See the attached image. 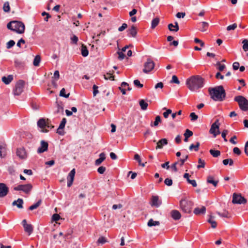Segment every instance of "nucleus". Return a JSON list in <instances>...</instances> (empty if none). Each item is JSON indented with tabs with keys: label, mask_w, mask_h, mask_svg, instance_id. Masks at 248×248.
<instances>
[{
	"label": "nucleus",
	"mask_w": 248,
	"mask_h": 248,
	"mask_svg": "<svg viewBox=\"0 0 248 248\" xmlns=\"http://www.w3.org/2000/svg\"><path fill=\"white\" fill-rule=\"evenodd\" d=\"M41 202H42V201L41 200L38 201L36 203H35V204L29 207V210H33L34 209L37 208L40 205Z\"/></svg>",
	"instance_id": "ea45409f"
},
{
	"label": "nucleus",
	"mask_w": 248,
	"mask_h": 248,
	"mask_svg": "<svg viewBox=\"0 0 248 248\" xmlns=\"http://www.w3.org/2000/svg\"><path fill=\"white\" fill-rule=\"evenodd\" d=\"M127 25L126 23H123L122 25L118 28V31H122L124 30L127 28Z\"/></svg>",
	"instance_id": "e2e57ef3"
},
{
	"label": "nucleus",
	"mask_w": 248,
	"mask_h": 248,
	"mask_svg": "<svg viewBox=\"0 0 248 248\" xmlns=\"http://www.w3.org/2000/svg\"><path fill=\"white\" fill-rule=\"evenodd\" d=\"M193 203L191 201L187 200L186 199H183L180 201V207L182 211L186 213H189Z\"/></svg>",
	"instance_id": "20e7f679"
},
{
	"label": "nucleus",
	"mask_w": 248,
	"mask_h": 248,
	"mask_svg": "<svg viewBox=\"0 0 248 248\" xmlns=\"http://www.w3.org/2000/svg\"><path fill=\"white\" fill-rule=\"evenodd\" d=\"M220 124L218 119L216 120L215 122L213 123L210 129V133L214 135V137H216L218 134L220 133L219 130Z\"/></svg>",
	"instance_id": "1a4fd4ad"
},
{
	"label": "nucleus",
	"mask_w": 248,
	"mask_h": 248,
	"mask_svg": "<svg viewBox=\"0 0 248 248\" xmlns=\"http://www.w3.org/2000/svg\"><path fill=\"white\" fill-rule=\"evenodd\" d=\"M200 145V142H197L196 145L193 144H191L189 149L190 151L194 150L195 151H198L199 150Z\"/></svg>",
	"instance_id": "2f4dec72"
},
{
	"label": "nucleus",
	"mask_w": 248,
	"mask_h": 248,
	"mask_svg": "<svg viewBox=\"0 0 248 248\" xmlns=\"http://www.w3.org/2000/svg\"><path fill=\"white\" fill-rule=\"evenodd\" d=\"M206 211V208L205 206H202L201 207H197L194 210V213L196 215L204 214Z\"/></svg>",
	"instance_id": "aec40b11"
},
{
	"label": "nucleus",
	"mask_w": 248,
	"mask_h": 248,
	"mask_svg": "<svg viewBox=\"0 0 248 248\" xmlns=\"http://www.w3.org/2000/svg\"><path fill=\"white\" fill-rule=\"evenodd\" d=\"M161 117L159 116H157L155 117V121L154 122V124H153L152 123H151L150 125L151 126H156L158 125V124L161 122Z\"/></svg>",
	"instance_id": "4c0bfd02"
},
{
	"label": "nucleus",
	"mask_w": 248,
	"mask_h": 248,
	"mask_svg": "<svg viewBox=\"0 0 248 248\" xmlns=\"http://www.w3.org/2000/svg\"><path fill=\"white\" fill-rule=\"evenodd\" d=\"M16 155L21 159H25L27 156L26 152L24 148L17 149Z\"/></svg>",
	"instance_id": "f3484780"
},
{
	"label": "nucleus",
	"mask_w": 248,
	"mask_h": 248,
	"mask_svg": "<svg viewBox=\"0 0 248 248\" xmlns=\"http://www.w3.org/2000/svg\"><path fill=\"white\" fill-rule=\"evenodd\" d=\"M234 101L237 102L240 108L244 111L248 110V100L244 96L238 95L234 97Z\"/></svg>",
	"instance_id": "39448f33"
},
{
	"label": "nucleus",
	"mask_w": 248,
	"mask_h": 248,
	"mask_svg": "<svg viewBox=\"0 0 248 248\" xmlns=\"http://www.w3.org/2000/svg\"><path fill=\"white\" fill-rule=\"evenodd\" d=\"M93 96H95L96 95L97 93H98V87L95 85H94L93 86Z\"/></svg>",
	"instance_id": "338daca9"
},
{
	"label": "nucleus",
	"mask_w": 248,
	"mask_h": 248,
	"mask_svg": "<svg viewBox=\"0 0 248 248\" xmlns=\"http://www.w3.org/2000/svg\"><path fill=\"white\" fill-rule=\"evenodd\" d=\"M107 242L106 239L104 237H100L98 239L97 242L99 244H103Z\"/></svg>",
	"instance_id": "052dcab7"
},
{
	"label": "nucleus",
	"mask_w": 248,
	"mask_h": 248,
	"mask_svg": "<svg viewBox=\"0 0 248 248\" xmlns=\"http://www.w3.org/2000/svg\"><path fill=\"white\" fill-rule=\"evenodd\" d=\"M217 213L221 217L229 218L230 216L228 211L224 210L222 213L217 212Z\"/></svg>",
	"instance_id": "f704fd0d"
},
{
	"label": "nucleus",
	"mask_w": 248,
	"mask_h": 248,
	"mask_svg": "<svg viewBox=\"0 0 248 248\" xmlns=\"http://www.w3.org/2000/svg\"><path fill=\"white\" fill-rule=\"evenodd\" d=\"M118 54V59L120 60H123L124 58V54L123 52H121V51H118L117 52Z\"/></svg>",
	"instance_id": "774afa93"
},
{
	"label": "nucleus",
	"mask_w": 248,
	"mask_h": 248,
	"mask_svg": "<svg viewBox=\"0 0 248 248\" xmlns=\"http://www.w3.org/2000/svg\"><path fill=\"white\" fill-rule=\"evenodd\" d=\"M48 143L44 140L41 141V146L37 150L38 153H42L46 151L48 149Z\"/></svg>",
	"instance_id": "4468645a"
},
{
	"label": "nucleus",
	"mask_w": 248,
	"mask_h": 248,
	"mask_svg": "<svg viewBox=\"0 0 248 248\" xmlns=\"http://www.w3.org/2000/svg\"><path fill=\"white\" fill-rule=\"evenodd\" d=\"M89 52L87 47L83 45L81 46V54L83 57H86L88 55Z\"/></svg>",
	"instance_id": "72a5a7b5"
},
{
	"label": "nucleus",
	"mask_w": 248,
	"mask_h": 248,
	"mask_svg": "<svg viewBox=\"0 0 248 248\" xmlns=\"http://www.w3.org/2000/svg\"><path fill=\"white\" fill-rule=\"evenodd\" d=\"M76 173V170L75 169H73L69 173L67 177V186L70 187L73 183L74 177Z\"/></svg>",
	"instance_id": "9b49d317"
},
{
	"label": "nucleus",
	"mask_w": 248,
	"mask_h": 248,
	"mask_svg": "<svg viewBox=\"0 0 248 248\" xmlns=\"http://www.w3.org/2000/svg\"><path fill=\"white\" fill-rule=\"evenodd\" d=\"M128 35L133 37H135L137 34L136 28L132 25L131 27L127 30Z\"/></svg>",
	"instance_id": "a211bd4d"
},
{
	"label": "nucleus",
	"mask_w": 248,
	"mask_h": 248,
	"mask_svg": "<svg viewBox=\"0 0 248 248\" xmlns=\"http://www.w3.org/2000/svg\"><path fill=\"white\" fill-rule=\"evenodd\" d=\"M237 24L236 23H234L232 25H229L227 27V30L229 31L231 30H234L237 27Z\"/></svg>",
	"instance_id": "5fc2aeb1"
},
{
	"label": "nucleus",
	"mask_w": 248,
	"mask_h": 248,
	"mask_svg": "<svg viewBox=\"0 0 248 248\" xmlns=\"http://www.w3.org/2000/svg\"><path fill=\"white\" fill-rule=\"evenodd\" d=\"M168 144V140L166 139H162L157 142V146H156V149H161L163 148L164 145Z\"/></svg>",
	"instance_id": "6ab92c4d"
},
{
	"label": "nucleus",
	"mask_w": 248,
	"mask_h": 248,
	"mask_svg": "<svg viewBox=\"0 0 248 248\" xmlns=\"http://www.w3.org/2000/svg\"><path fill=\"white\" fill-rule=\"evenodd\" d=\"M106 159V155L104 153H101L99 155V158L95 161V165L99 166Z\"/></svg>",
	"instance_id": "412c9836"
},
{
	"label": "nucleus",
	"mask_w": 248,
	"mask_h": 248,
	"mask_svg": "<svg viewBox=\"0 0 248 248\" xmlns=\"http://www.w3.org/2000/svg\"><path fill=\"white\" fill-rule=\"evenodd\" d=\"M207 182L208 183L212 184L215 187H216L218 183V181H215L212 176H208L207 178Z\"/></svg>",
	"instance_id": "393cba45"
},
{
	"label": "nucleus",
	"mask_w": 248,
	"mask_h": 248,
	"mask_svg": "<svg viewBox=\"0 0 248 248\" xmlns=\"http://www.w3.org/2000/svg\"><path fill=\"white\" fill-rule=\"evenodd\" d=\"M232 202L234 204H245L247 200L241 194L234 193L232 195Z\"/></svg>",
	"instance_id": "0eeeda50"
},
{
	"label": "nucleus",
	"mask_w": 248,
	"mask_h": 248,
	"mask_svg": "<svg viewBox=\"0 0 248 248\" xmlns=\"http://www.w3.org/2000/svg\"><path fill=\"white\" fill-rule=\"evenodd\" d=\"M8 29L12 30L18 33H23L25 31V25L21 21H12L7 24Z\"/></svg>",
	"instance_id": "7ed1b4c3"
},
{
	"label": "nucleus",
	"mask_w": 248,
	"mask_h": 248,
	"mask_svg": "<svg viewBox=\"0 0 248 248\" xmlns=\"http://www.w3.org/2000/svg\"><path fill=\"white\" fill-rule=\"evenodd\" d=\"M171 217L174 220H178L181 217L180 212L176 210H173L170 212Z\"/></svg>",
	"instance_id": "dca6fc26"
},
{
	"label": "nucleus",
	"mask_w": 248,
	"mask_h": 248,
	"mask_svg": "<svg viewBox=\"0 0 248 248\" xmlns=\"http://www.w3.org/2000/svg\"><path fill=\"white\" fill-rule=\"evenodd\" d=\"M13 79V75H10L7 77H3L2 78V81L5 84H9Z\"/></svg>",
	"instance_id": "b1692460"
},
{
	"label": "nucleus",
	"mask_w": 248,
	"mask_h": 248,
	"mask_svg": "<svg viewBox=\"0 0 248 248\" xmlns=\"http://www.w3.org/2000/svg\"><path fill=\"white\" fill-rule=\"evenodd\" d=\"M46 120L44 119H40L37 122L38 126L42 129L43 132H47L48 130L46 129Z\"/></svg>",
	"instance_id": "ddd939ff"
},
{
	"label": "nucleus",
	"mask_w": 248,
	"mask_h": 248,
	"mask_svg": "<svg viewBox=\"0 0 248 248\" xmlns=\"http://www.w3.org/2000/svg\"><path fill=\"white\" fill-rule=\"evenodd\" d=\"M104 78L106 79H109L111 80H114V77L112 75V74L110 73H107L106 75H104Z\"/></svg>",
	"instance_id": "49530a36"
},
{
	"label": "nucleus",
	"mask_w": 248,
	"mask_h": 248,
	"mask_svg": "<svg viewBox=\"0 0 248 248\" xmlns=\"http://www.w3.org/2000/svg\"><path fill=\"white\" fill-rule=\"evenodd\" d=\"M9 191L8 187L4 183H0V198L6 196Z\"/></svg>",
	"instance_id": "f8f14e48"
},
{
	"label": "nucleus",
	"mask_w": 248,
	"mask_h": 248,
	"mask_svg": "<svg viewBox=\"0 0 248 248\" xmlns=\"http://www.w3.org/2000/svg\"><path fill=\"white\" fill-rule=\"evenodd\" d=\"M168 29L171 31L177 32L179 30V26L177 22L175 23V25L170 23L168 25Z\"/></svg>",
	"instance_id": "4be33fe9"
},
{
	"label": "nucleus",
	"mask_w": 248,
	"mask_h": 248,
	"mask_svg": "<svg viewBox=\"0 0 248 248\" xmlns=\"http://www.w3.org/2000/svg\"><path fill=\"white\" fill-rule=\"evenodd\" d=\"M217 64L218 66V69L220 71H223L225 67V65L224 64H221L220 62H218Z\"/></svg>",
	"instance_id": "69168bd1"
},
{
	"label": "nucleus",
	"mask_w": 248,
	"mask_h": 248,
	"mask_svg": "<svg viewBox=\"0 0 248 248\" xmlns=\"http://www.w3.org/2000/svg\"><path fill=\"white\" fill-rule=\"evenodd\" d=\"M199 25L201 26V28L199 29V30L202 32L205 31L209 26V24L204 21L200 23Z\"/></svg>",
	"instance_id": "a878e982"
},
{
	"label": "nucleus",
	"mask_w": 248,
	"mask_h": 248,
	"mask_svg": "<svg viewBox=\"0 0 248 248\" xmlns=\"http://www.w3.org/2000/svg\"><path fill=\"white\" fill-rule=\"evenodd\" d=\"M3 10L5 12H9L10 11V7L9 3L8 1L5 2L3 6Z\"/></svg>",
	"instance_id": "58836bf2"
},
{
	"label": "nucleus",
	"mask_w": 248,
	"mask_h": 248,
	"mask_svg": "<svg viewBox=\"0 0 248 248\" xmlns=\"http://www.w3.org/2000/svg\"><path fill=\"white\" fill-rule=\"evenodd\" d=\"M6 148L3 145H0V156L1 158L4 157L6 156Z\"/></svg>",
	"instance_id": "7c9ffc66"
},
{
	"label": "nucleus",
	"mask_w": 248,
	"mask_h": 248,
	"mask_svg": "<svg viewBox=\"0 0 248 248\" xmlns=\"http://www.w3.org/2000/svg\"><path fill=\"white\" fill-rule=\"evenodd\" d=\"M192 135H193V132L189 130V129H187L186 130V132L184 134V136L186 137V138H189L190 137L192 136Z\"/></svg>",
	"instance_id": "8fccbe9b"
},
{
	"label": "nucleus",
	"mask_w": 248,
	"mask_h": 248,
	"mask_svg": "<svg viewBox=\"0 0 248 248\" xmlns=\"http://www.w3.org/2000/svg\"><path fill=\"white\" fill-rule=\"evenodd\" d=\"M190 117L192 121H196L198 118V116L194 112H192L190 113Z\"/></svg>",
	"instance_id": "603ef678"
},
{
	"label": "nucleus",
	"mask_w": 248,
	"mask_h": 248,
	"mask_svg": "<svg viewBox=\"0 0 248 248\" xmlns=\"http://www.w3.org/2000/svg\"><path fill=\"white\" fill-rule=\"evenodd\" d=\"M41 61V57L39 55H37L35 57L33 64L35 66H37L39 65Z\"/></svg>",
	"instance_id": "c9c22d12"
},
{
	"label": "nucleus",
	"mask_w": 248,
	"mask_h": 248,
	"mask_svg": "<svg viewBox=\"0 0 248 248\" xmlns=\"http://www.w3.org/2000/svg\"><path fill=\"white\" fill-rule=\"evenodd\" d=\"M164 87V84L162 82H160L157 83L155 87V89H157L158 88L162 89Z\"/></svg>",
	"instance_id": "0e129e2a"
},
{
	"label": "nucleus",
	"mask_w": 248,
	"mask_h": 248,
	"mask_svg": "<svg viewBox=\"0 0 248 248\" xmlns=\"http://www.w3.org/2000/svg\"><path fill=\"white\" fill-rule=\"evenodd\" d=\"M23 227L25 231L27 232L29 235H30L32 232L33 229L32 225L28 224Z\"/></svg>",
	"instance_id": "bb28decb"
},
{
	"label": "nucleus",
	"mask_w": 248,
	"mask_h": 248,
	"mask_svg": "<svg viewBox=\"0 0 248 248\" xmlns=\"http://www.w3.org/2000/svg\"><path fill=\"white\" fill-rule=\"evenodd\" d=\"M242 43L243 45V49L245 51H248V40L247 39H244Z\"/></svg>",
	"instance_id": "a18cd8bd"
},
{
	"label": "nucleus",
	"mask_w": 248,
	"mask_h": 248,
	"mask_svg": "<svg viewBox=\"0 0 248 248\" xmlns=\"http://www.w3.org/2000/svg\"><path fill=\"white\" fill-rule=\"evenodd\" d=\"M32 189V186L31 184L19 185L14 187V189L16 191H22L26 194H29Z\"/></svg>",
	"instance_id": "423d86ee"
},
{
	"label": "nucleus",
	"mask_w": 248,
	"mask_h": 248,
	"mask_svg": "<svg viewBox=\"0 0 248 248\" xmlns=\"http://www.w3.org/2000/svg\"><path fill=\"white\" fill-rule=\"evenodd\" d=\"M134 84L136 87L140 88H141L143 87V84H141L140 83V81L138 79H136V80H134Z\"/></svg>",
	"instance_id": "864d4df0"
},
{
	"label": "nucleus",
	"mask_w": 248,
	"mask_h": 248,
	"mask_svg": "<svg viewBox=\"0 0 248 248\" xmlns=\"http://www.w3.org/2000/svg\"><path fill=\"white\" fill-rule=\"evenodd\" d=\"M154 62L152 60L149 59L144 64L143 72L144 73H148L154 68Z\"/></svg>",
	"instance_id": "9d476101"
},
{
	"label": "nucleus",
	"mask_w": 248,
	"mask_h": 248,
	"mask_svg": "<svg viewBox=\"0 0 248 248\" xmlns=\"http://www.w3.org/2000/svg\"><path fill=\"white\" fill-rule=\"evenodd\" d=\"M164 183L168 186H170L172 185V180L169 178H166L164 181Z\"/></svg>",
	"instance_id": "4d7b16f0"
},
{
	"label": "nucleus",
	"mask_w": 248,
	"mask_h": 248,
	"mask_svg": "<svg viewBox=\"0 0 248 248\" xmlns=\"http://www.w3.org/2000/svg\"><path fill=\"white\" fill-rule=\"evenodd\" d=\"M209 92L211 98L216 101H222L226 96L225 91L222 86L209 88Z\"/></svg>",
	"instance_id": "f03ea898"
},
{
	"label": "nucleus",
	"mask_w": 248,
	"mask_h": 248,
	"mask_svg": "<svg viewBox=\"0 0 248 248\" xmlns=\"http://www.w3.org/2000/svg\"><path fill=\"white\" fill-rule=\"evenodd\" d=\"M171 83H174L177 84H179L180 83V81L177 77V76L173 75L172 77L171 80L170 81Z\"/></svg>",
	"instance_id": "09e8293b"
},
{
	"label": "nucleus",
	"mask_w": 248,
	"mask_h": 248,
	"mask_svg": "<svg viewBox=\"0 0 248 248\" xmlns=\"http://www.w3.org/2000/svg\"><path fill=\"white\" fill-rule=\"evenodd\" d=\"M188 155H186L184 158L180 159L178 161H179V164H180V166H182L184 165V164L185 163L186 159L188 158Z\"/></svg>",
	"instance_id": "3c124183"
},
{
	"label": "nucleus",
	"mask_w": 248,
	"mask_h": 248,
	"mask_svg": "<svg viewBox=\"0 0 248 248\" xmlns=\"http://www.w3.org/2000/svg\"><path fill=\"white\" fill-rule=\"evenodd\" d=\"M209 152L215 157H217L220 155V152L218 150L211 149Z\"/></svg>",
	"instance_id": "e433bc0d"
},
{
	"label": "nucleus",
	"mask_w": 248,
	"mask_h": 248,
	"mask_svg": "<svg viewBox=\"0 0 248 248\" xmlns=\"http://www.w3.org/2000/svg\"><path fill=\"white\" fill-rule=\"evenodd\" d=\"M160 225V222L158 221H154L153 219H150L148 222V226L151 227L152 226H158Z\"/></svg>",
	"instance_id": "c756f323"
},
{
	"label": "nucleus",
	"mask_w": 248,
	"mask_h": 248,
	"mask_svg": "<svg viewBox=\"0 0 248 248\" xmlns=\"http://www.w3.org/2000/svg\"><path fill=\"white\" fill-rule=\"evenodd\" d=\"M204 79L199 75L192 76L186 80V85L192 92H198L204 86Z\"/></svg>",
	"instance_id": "f257e3e1"
},
{
	"label": "nucleus",
	"mask_w": 248,
	"mask_h": 248,
	"mask_svg": "<svg viewBox=\"0 0 248 248\" xmlns=\"http://www.w3.org/2000/svg\"><path fill=\"white\" fill-rule=\"evenodd\" d=\"M159 22V18L158 17H155L153 19L151 23L152 29L155 28Z\"/></svg>",
	"instance_id": "473e14b6"
},
{
	"label": "nucleus",
	"mask_w": 248,
	"mask_h": 248,
	"mask_svg": "<svg viewBox=\"0 0 248 248\" xmlns=\"http://www.w3.org/2000/svg\"><path fill=\"white\" fill-rule=\"evenodd\" d=\"M106 169L105 167L101 166L99 167L97 169V171L100 174H103L105 171Z\"/></svg>",
	"instance_id": "bf43d9fd"
},
{
	"label": "nucleus",
	"mask_w": 248,
	"mask_h": 248,
	"mask_svg": "<svg viewBox=\"0 0 248 248\" xmlns=\"http://www.w3.org/2000/svg\"><path fill=\"white\" fill-rule=\"evenodd\" d=\"M15 45V42L14 40H10L6 43V48L10 49Z\"/></svg>",
	"instance_id": "de8ad7c7"
},
{
	"label": "nucleus",
	"mask_w": 248,
	"mask_h": 248,
	"mask_svg": "<svg viewBox=\"0 0 248 248\" xmlns=\"http://www.w3.org/2000/svg\"><path fill=\"white\" fill-rule=\"evenodd\" d=\"M228 131L227 130H224L221 133V136L223 138L225 142L227 141V140L226 138V136L227 134H228Z\"/></svg>",
	"instance_id": "13d9d810"
},
{
	"label": "nucleus",
	"mask_w": 248,
	"mask_h": 248,
	"mask_svg": "<svg viewBox=\"0 0 248 248\" xmlns=\"http://www.w3.org/2000/svg\"><path fill=\"white\" fill-rule=\"evenodd\" d=\"M161 204V202L159 200V198L157 196H153L152 197L151 204L153 206L158 207Z\"/></svg>",
	"instance_id": "2eb2a0df"
},
{
	"label": "nucleus",
	"mask_w": 248,
	"mask_h": 248,
	"mask_svg": "<svg viewBox=\"0 0 248 248\" xmlns=\"http://www.w3.org/2000/svg\"><path fill=\"white\" fill-rule=\"evenodd\" d=\"M69 95H70V93H68L67 94L65 93V90L64 88H62L61 90L60 93V96L64 97L67 98L69 97Z\"/></svg>",
	"instance_id": "c03bdc74"
},
{
	"label": "nucleus",
	"mask_w": 248,
	"mask_h": 248,
	"mask_svg": "<svg viewBox=\"0 0 248 248\" xmlns=\"http://www.w3.org/2000/svg\"><path fill=\"white\" fill-rule=\"evenodd\" d=\"M66 123V119L65 118H63L62 119V121L61 122V124H60L59 126V129H63Z\"/></svg>",
	"instance_id": "6e6d98bb"
},
{
	"label": "nucleus",
	"mask_w": 248,
	"mask_h": 248,
	"mask_svg": "<svg viewBox=\"0 0 248 248\" xmlns=\"http://www.w3.org/2000/svg\"><path fill=\"white\" fill-rule=\"evenodd\" d=\"M60 218V216L57 214H55L52 216V219L53 221H57Z\"/></svg>",
	"instance_id": "680f3d73"
},
{
	"label": "nucleus",
	"mask_w": 248,
	"mask_h": 248,
	"mask_svg": "<svg viewBox=\"0 0 248 248\" xmlns=\"http://www.w3.org/2000/svg\"><path fill=\"white\" fill-rule=\"evenodd\" d=\"M213 217L211 216L210 218L208 220V222L211 224V226L213 228H215L217 227L216 222L213 219Z\"/></svg>",
	"instance_id": "79ce46f5"
},
{
	"label": "nucleus",
	"mask_w": 248,
	"mask_h": 248,
	"mask_svg": "<svg viewBox=\"0 0 248 248\" xmlns=\"http://www.w3.org/2000/svg\"><path fill=\"white\" fill-rule=\"evenodd\" d=\"M163 109L166 110V111L163 113V115L165 118H167L169 115L171 113L172 111L171 109H167L166 108H164Z\"/></svg>",
	"instance_id": "37998d69"
},
{
	"label": "nucleus",
	"mask_w": 248,
	"mask_h": 248,
	"mask_svg": "<svg viewBox=\"0 0 248 248\" xmlns=\"http://www.w3.org/2000/svg\"><path fill=\"white\" fill-rule=\"evenodd\" d=\"M126 86H128V84L125 82H123L121 83V86L119 87V89L122 93L123 94H126V91H125V88H126Z\"/></svg>",
	"instance_id": "cd10ccee"
},
{
	"label": "nucleus",
	"mask_w": 248,
	"mask_h": 248,
	"mask_svg": "<svg viewBox=\"0 0 248 248\" xmlns=\"http://www.w3.org/2000/svg\"><path fill=\"white\" fill-rule=\"evenodd\" d=\"M25 82L23 80H19L15 86L14 94L15 95H20L23 91Z\"/></svg>",
	"instance_id": "6e6552de"
},
{
	"label": "nucleus",
	"mask_w": 248,
	"mask_h": 248,
	"mask_svg": "<svg viewBox=\"0 0 248 248\" xmlns=\"http://www.w3.org/2000/svg\"><path fill=\"white\" fill-rule=\"evenodd\" d=\"M23 201L21 199H18L17 201H15L13 202L12 205L13 206L16 205L18 208H23Z\"/></svg>",
	"instance_id": "5701e85b"
},
{
	"label": "nucleus",
	"mask_w": 248,
	"mask_h": 248,
	"mask_svg": "<svg viewBox=\"0 0 248 248\" xmlns=\"http://www.w3.org/2000/svg\"><path fill=\"white\" fill-rule=\"evenodd\" d=\"M199 165L197 166V168L200 169V168H203L205 167V161L202 160L201 158H199L198 160Z\"/></svg>",
	"instance_id": "a19ab883"
},
{
	"label": "nucleus",
	"mask_w": 248,
	"mask_h": 248,
	"mask_svg": "<svg viewBox=\"0 0 248 248\" xmlns=\"http://www.w3.org/2000/svg\"><path fill=\"white\" fill-rule=\"evenodd\" d=\"M139 104L142 110H145L147 109L148 104L143 99H141L140 101Z\"/></svg>",
	"instance_id": "c85d7f7f"
}]
</instances>
